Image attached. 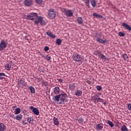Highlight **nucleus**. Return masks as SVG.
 <instances>
[{
	"instance_id": "nucleus-46",
	"label": "nucleus",
	"mask_w": 131,
	"mask_h": 131,
	"mask_svg": "<svg viewBox=\"0 0 131 131\" xmlns=\"http://www.w3.org/2000/svg\"><path fill=\"white\" fill-rule=\"evenodd\" d=\"M0 76H6L5 73H0Z\"/></svg>"
},
{
	"instance_id": "nucleus-35",
	"label": "nucleus",
	"mask_w": 131,
	"mask_h": 131,
	"mask_svg": "<svg viewBox=\"0 0 131 131\" xmlns=\"http://www.w3.org/2000/svg\"><path fill=\"white\" fill-rule=\"evenodd\" d=\"M95 55L96 56H101V55H102V53H101V52L99 51H97L96 52H95Z\"/></svg>"
},
{
	"instance_id": "nucleus-29",
	"label": "nucleus",
	"mask_w": 131,
	"mask_h": 131,
	"mask_svg": "<svg viewBox=\"0 0 131 131\" xmlns=\"http://www.w3.org/2000/svg\"><path fill=\"white\" fill-rule=\"evenodd\" d=\"M83 2L86 6H87L88 8H90V2H91V0H83Z\"/></svg>"
},
{
	"instance_id": "nucleus-42",
	"label": "nucleus",
	"mask_w": 131,
	"mask_h": 131,
	"mask_svg": "<svg viewBox=\"0 0 131 131\" xmlns=\"http://www.w3.org/2000/svg\"><path fill=\"white\" fill-rule=\"evenodd\" d=\"M22 124L23 125H26V124H27V123L26 122V119L23 120L22 121Z\"/></svg>"
},
{
	"instance_id": "nucleus-43",
	"label": "nucleus",
	"mask_w": 131,
	"mask_h": 131,
	"mask_svg": "<svg viewBox=\"0 0 131 131\" xmlns=\"http://www.w3.org/2000/svg\"><path fill=\"white\" fill-rule=\"evenodd\" d=\"M96 89H97V91H101L102 90V86L97 85L96 86Z\"/></svg>"
},
{
	"instance_id": "nucleus-12",
	"label": "nucleus",
	"mask_w": 131,
	"mask_h": 131,
	"mask_svg": "<svg viewBox=\"0 0 131 131\" xmlns=\"http://www.w3.org/2000/svg\"><path fill=\"white\" fill-rule=\"evenodd\" d=\"M122 26L123 27H124L125 28H126V29H127V30H128V31H129V32H130V31H131V27H130V26L127 25V24H126L125 23H123L122 24Z\"/></svg>"
},
{
	"instance_id": "nucleus-48",
	"label": "nucleus",
	"mask_w": 131,
	"mask_h": 131,
	"mask_svg": "<svg viewBox=\"0 0 131 131\" xmlns=\"http://www.w3.org/2000/svg\"><path fill=\"white\" fill-rule=\"evenodd\" d=\"M9 116L10 117H12V118H13L15 116V115L12 114L10 115Z\"/></svg>"
},
{
	"instance_id": "nucleus-21",
	"label": "nucleus",
	"mask_w": 131,
	"mask_h": 131,
	"mask_svg": "<svg viewBox=\"0 0 131 131\" xmlns=\"http://www.w3.org/2000/svg\"><path fill=\"white\" fill-rule=\"evenodd\" d=\"M21 112V108L19 107H17L16 109H15L14 111V114L15 115H17V114H20V113Z\"/></svg>"
},
{
	"instance_id": "nucleus-49",
	"label": "nucleus",
	"mask_w": 131,
	"mask_h": 131,
	"mask_svg": "<svg viewBox=\"0 0 131 131\" xmlns=\"http://www.w3.org/2000/svg\"><path fill=\"white\" fill-rule=\"evenodd\" d=\"M17 106H13V107H12V110H14V111H15L16 109L15 108H16Z\"/></svg>"
},
{
	"instance_id": "nucleus-31",
	"label": "nucleus",
	"mask_w": 131,
	"mask_h": 131,
	"mask_svg": "<svg viewBox=\"0 0 131 131\" xmlns=\"http://www.w3.org/2000/svg\"><path fill=\"white\" fill-rule=\"evenodd\" d=\"M56 44L58 46H60L62 43V40L60 38L56 39Z\"/></svg>"
},
{
	"instance_id": "nucleus-34",
	"label": "nucleus",
	"mask_w": 131,
	"mask_h": 131,
	"mask_svg": "<svg viewBox=\"0 0 131 131\" xmlns=\"http://www.w3.org/2000/svg\"><path fill=\"white\" fill-rule=\"evenodd\" d=\"M78 121L79 123H80V124L83 123V118H82V117L79 118V119L78 120Z\"/></svg>"
},
{
	"instance_id": "nucleus-30",
	"label": "nucleus",
	"mask_w": 131,
	"mask_h": 131,
	"mask_svg": "<svg viewBox=\"0 0 131 131\" xmlns=\"http://www.w3.org/2000/svg\"><path fill=\"white\" fill-rule=\"evenodd\" d=\"M95 37L97 39H99L102 37V35L101 34L96 33L95 34Z\"/></svg>"
},
{
	"instance_id": "nucleus-1",
	"label": "nucleus",
	"mask_w": 131,
	"mask_h": 131,
	"mask_svg": "<svg viewBox=\"0 0 131 131\" xmlns=\"http://www.w3.org/2000/svg\"><path fill=\"white\" fill-rule=\"evenodd\" d=\"M53 93L55 94V95L53 97L54 101L56 102H58L57 104H62L65 103V100L67 98V94L65 92H62L60 94H58L60 93V88L59 86H56L53 89Z\"/></svg>"
},
{
	"instance_id": "nucleus-18",
	"label": "nucleus",
	"mask_w": 131,
	"mask_h": 131,
	"mask_svg": "<svg viewBox=\"0 0 131 131\" xmlns=\"http://www.w3.org/2000/svg\"><path fill=\"white\" fill-rule=\"evenodd\" d=\"M93 16L95 18H100L101 19H103V16L100 14H98L97 13H93Z\"/></svg>"
},
{
	"instance_id": "nucleus-36",
	"label": "nucleus",
	"mask_w": 131,
	"mask_h": 131,
	"mask_svg": "<svg viewBox=\"0 0 131 131\" xmlns=\"http://www.w3.org/2000/svg\"><path fill=\"white\" fill-rule=\"evenodd\" d=\"M125 36V34L122 32H119V36L123 37Z\"/></svg>"
},
{
	"instance_id": "nucleus-16",
	"label": "nucleus",
	"mask_w": 131,
	"mask_h": 131,
	"mask_svg": "<svg viewBox=\"0 0 131 131\" xmlns=\"http://www.w3.org/2000/svg\"><path fill=\"white\" fill-rule=\"evenodd\" d=\"M14 119L15 118V119L16 120H18V121H20V120H21V119H22L23 118V116L21 114H19L16 116L14 118Z\"/></svg>"
},
{
	"instance_id": "nucleus-14",
	"label": "nucleus",
	"mask_w": 131,
	"mask_h": 131,
	"mask_svg": "<svg viewBox=\"0 0 131 131\" xmlns=\"http://www.w3.org/2000/svg\"><path fill=\"white\" fill-rule=\"evenodd\" d=\"M75 96L77 97H80L82 95V91L80 90H77L75 93Z\"/></svg>"
},
{
	"instance_id": "nucleus-20",
	"label": "nucleus",
	"mask_w": 131,
	"mask_h": 131,
	"mask_svg": "<svg viewBox=\"0 0 131 131\" xmlns=\"http://www.w3.org/2000/svg\"><path fill=\"white\" fill-rule=\"evenodd\" d=\"M91 4L93 8H96V6H97V2H96L95 0H91Z\"/></svg>"
},
{
	"instance_id": "nucleus-23",
	"label": "nucleus",
	"mask_w": 131,
	"mask_h": 131,
	"mask_svg": "<svg viewBox=\"0 0 131 131\" xmlns=\"http://www.w3.org/2000/svg\"><path fill=\"white\" fill-rule=\"evenodd\" d=\"M77 22H78V24H83V20L82 19V17H78Z\"/></svg>"
},
{
	"instance_id": "nucleus-38",
	"label": "nucleus",
	"mask_w": 131,
	"mask_h": 131,
	"mask_svg": "<svg viewBox=\"0 0 131 131\" xmlns=\"http://www.w3.org/2000/svg\"><path fill=\"white\" fill-rule=\"evenodd\" d=\"M35 2L37 4L41 5V4L42 3V0H35Z\"/></svg>"
},
{
	"instance_id": "nucleus-17",
	"label": "nucleus",
	"mask_w": 131,
	"mask_h": 131,
	"mask_svg": "<svg viewBox=\"0 0 131 131\" xmlns=\"http://www.w3.org/2000/svg\"><path fill=\"white\" fill-rule=\"evenodd\" d=\"M5 129H6V125L3 123H0V131H4Z\"/></svg>"
},
{
	"instance_id": "nucleus-6",
	"label": "nucleus",
	"mask_w": 131,
	"mask_h": 131,
	"mask_svg": "<svg viewBox=\"0 0 131 131\" xmlns=\"http://www.w3.org/2000/svg\"><path fill=\"white\" fill-rule=\"evenodd\" d=\"M73 61L76 62H80L81 61V57L77 53H74L72 56Z\"/></svg>"
},
{
	"instance_id": "nucleus-22",
	"label": "nucleus",
	"mask_w": 131,
	"mask_h": 131,
	"mask_svg": "<svg viewBox=\"0 0 131 131\" xmlns=\"http://www.w3.org/2000/svg\"><path fill=\"white\" fill-rule=\"evenodd\" d=\"M53 122L55 125H59V121H58V119L57 118H53Z\"/></svg>"
},
{
	"instance_id": "nucleus-47",
	"label": "nucleus",
	"mask_w": 131,
	"mask_h": 131,
	"mask_svg": "<svg viewBox=\"0 0 131 131\" xmlns=\"http://www.w3.org/2000/svg\"><path fill=\"white\" fill-rule=\"evenodd\" d=\"M58 81H59V82H63V80L62 79H58Z\"/></svg>"
},
{
	"instance_id": "nucleus-9",
	"label": "nucleus",
	"mask_w": 131,
	"mask_h": 131,
	"mask_svg": "<svg viewBox=\"0 0 131 131\" xmlns=\"http://www.w3.org/2000/svg\"><path fill=\"white\" fill-rule=\"evenodd\" d=\"M104 127V124L103 123H98L96 125V129L98 131L102 130Z\"/></svg>"
},
{
	"instance_id": "nucleus-41",
	"label": "nucleus",
	"mask_w": 131,
	"mask_h": 131,
	"mask_svg": "<svg viewBox=\"0 0 131 131\" xmlns=\"http://www.w3.org/2000/svg\"><path fill=\"white\" fill-rule=\"evenodd\" d=\"M50 50V48H49V47L48 46H46L45 48H44V51L45 52H48V51H49Z\"/></svg>"
},
{
	"instance_id": "nucleus-25",
	"label": "nucleus",
	"mask_w": 131,
	"mask_h": 131,
	"mask_svg": "<svg viewBox=\"0 0 131 131\" xmlns=\"http://www.w3.org/2000/svg\"><path fill=\"white\" fill-rule=\"evenodd\" d=\"M29 89L31 94H35V89H34V88L32 87V86H30Z\"/></svg>"
},
{
	"instance_id": "nucleus-50",
	"label": "nucleus",
	"mask_w": 131,
	"mask_h": 131,
	"mask_svg": "<svg viewBox=\"0 0 131 131\" xmlns=\"http://www.w3.org/2000/svg\"><path fill=\"white\" fill-rule=\"evenodd\" d=\"M102 104H103L104 105H106V103L105 101H104Z\"/></svg>"
},
{
	"instance_id": "nucleus-2",
	"label": "nucleus",
	"mask_w": 131,
	"mask_h": 131,
	"mask_svg": "<svg viewBox=\"0 0 131 131\" xmlns=\"http://www.w3.org/2000/svg\"><path fill=\"white\" fill-rule=\"evenodd\" d=\"M27 19H28V20H35V24H38L39 22L43 19V17L41 16H38L37 15V13H31L27 16Z\"/></svg>"
},
{
	"instance_id": "nucleus-8",
	"label": "nucleus",
	"mask_w": 131,
	"mask_h": 131,
	"mask_svg": "<svg viewBox=\"0 0 131 131\" xmlns=\"http://www.w3.org/2000/svg\"><path fill=\"white\" fill-rule=\"evenodd\" d=\"M30 109L32 110V112H33L35 115H39V111L36 107H34L33 106H31Z\"/></svg>"
},
{
	"instance_id": "nucleus-40",
	"label": "nucleus",
	"mask_w": 131,
	"mask_h": 131,
	"mask_svg": "<svg viewBox=\"0 0 131 131\" xmlns=\"http://www.w3.org/2000/svg\"><path fill=\"white\" fill-rule=\"evenodd\" d=\"M127 107L128 110H129V111H131V103L128 104L127 105Z\"/></svg>"
},
{
	"instance_id": "nucleus-37",
	"label": "nucleus",
	"mask_w": 131,
	"mask_h": 131,
	"mask_svg": "<svg viewBox=\"0 0 131 131\" xmlns=\"http://www.w3.org/2000/svg\"><path fill=\"white\" fill-rule=\"evenodd\" d=\"M44 58H45L46 60L47 61H50L51 60V57L47 55L46 56H43Z\"/></svg>"
},
{
	"instance_id": "nucleus-10",
	"label": "nucleus",
	"mask_w": 131,
	"mask_h": 131,
	"mask_svg": "<svg viewBox=\"0 0 131 131\" xmlns=\"http://www.w3.org/2000/svg\"><path fill=\"white\" fill-rule=\"evenodd\" d=\"M18 86H21L23 88L25 85V82H24V80L19 79L18 80Z\"/></svg>"
},
{
	"instance_id": "nucleus-13",
	"label": "nucleus",
	"mask_w": 131,
	"mask_h": 131,
	"mask_svg": "<svg viewBox=\"0 0 131 131\" xmlns=\"http://www.w3.org/2000/svg\"><path fill=\"white\" fill-rule=\"evenodd\" d=\"M69 88L71 91H74L76 88V85H75V83H73L72 84H70L69 85Z\"/></svg>"
},
{
	"instance_id": "nucleus-5",
	"label": "nucleus",
	"mask_w": 131,
	"mask_h": 131,
	"mask_svg": "<svg viewBox=\"0 0 131 131\" xmlns=\"http://www.w3.org/2000/svg\"><path fill=\"white\" fill-rule=\"evenodd\" d=\"M48 16L51 19H54L56 17V10L54 9H50L48 12Z\"/></svg>"
},
{
	"instance_id": "nucleus-19",
	"label": "nucleus",
	"mask_w": 131,
	"mask_h": 131,
	"mask_svg": "<svg viewBox=\"0 0 131 131\" xmlns=\"http://www.w3.org/2000/svg\"><path fill=\"white\" fill-rule=\"evenodd\" d=\"M96 40L97 41L99 42V43H106V42L107 41V40H103L101 38L98 39H97Z\"/></svg>"
},
{
	"instance_id": "nucleus-51",
	"label": "nucleus",
	"mask_w": 131,
	"mask_h": 131,
	"mask_svg": "<svg viewBox=\"0 0 131 131\" xmlns=\"http://www.w3.org/2000/svg\"><path fill=\"white\" fill-rule=\"evenodd\" d=\"M0 79H3V77H0Z\"/></svg>"
},
{
	"instance_id": "nucleus-15",
	"label": "nucleus",
	"mask_w": 131,
	"mask_h": 131,
	"mask_svg": "<svg viewBox=\"0 0 131 131\" xmlns=\"http://www.w3.org/2000/svg\"><path fill=\"white\" fill-rule=\"evenodd\" d=\"M46 34L48 35V36H50V37H51V38H56V35L55 34H53L51 31L47 32Z\"/></svg>"
},
{
	"instance_id": "nucleus-44",
	"label": "nucleus",
	"mask_w": 131,
	"mask_h": 131,
	"mask_svg": "<svg viewBox=\"0 0 131 131\" xmlns=\"http://www.w3.org/2000/svg\"><path fill=\"white\" fill-rule=\"evenodd\" d=\"M37 82H40L41 81V78H36Z\"/></svg>"
},
{
	"instance_id": "nucleus-28",
	"label": "nucleus",
	"mask_w": 131,
	"mask_h": 131,
	"mask_svg": "<svg viewBox=\"0 0 131 131\" xmlns=\"http://www.w3.org/2000/svg\"><path fill=\"white\" fill-rule=\"evenodd\" d=\"M122 57L125 61H128V56H127V54H123Z\"/></svg>"
},
{
	"instance_id": "nucleus-39",
	"label": "nucleus",
	"mask_w": 131,
	"mask_h": 131,
	"mask_svg": "<svg viewBox=\"0 0 131 131\" xmlns=\"http://www.w3.org/2000/svg\"><path fill=\"white\" fill-rule=\"evenodd\" d=\"M41 83H42V84H44V85H46V86H47V85H48V82L45 81L44 80L41 81Z\"/></svg>"
},
{
	"instance_id": "nucleus-24",
	"label": "nucleus",
	"mask_w": 131,
	"mask_h": 131,
	"mask_svg": "<svg viewBox=\"0 0 131 131\" xmlns=\"http://www.w3.org/2000/svg\"><path fill=\"white\" fill-rule=\"evenodd\" d=\"M5 67L6 69L8 70V71H10V70H11V64H9V63H7L5 66Z\"/></svg>"
},
{
	"instance_id": "nucleus-32",
	"label": "nucleus",
	"mask_w": 131,
	"mask_h": 131,
	"mask_svg": "<svg viewBox=\"0 0 131 131\" xmlns=\"http://www.w3.org/2000/svg\"><path fill=\"white\" fill-rule=\"evenodd\" d=\"M121 129L122 131H128V129L127 128V127H126V126H125V125H123L122 126V128Z\"/></svg>"
},
{
	"instance_id": "nucleus-3",
	"label": "nucleus",
	"mask_w": 131,
	"mask_h": 131,
	"mask_svg": "<svg viewBox=\"0 0 131 131\" xmlns=\"http://www.w3.org/2000/svg\"><path fill=\"white\" fill-rule=\"evenodd\" d=\"M99 94H96L91 97V101L94 103H99V102H102L103 99L100 98Z\"/></svg>"
},
{
	"instance_id": "nucleus-11",
	"label": "nucleus",
	"mask_w": 131,
	"mask_h": 131,
	"mask_svg": "<svg viewBox=\"0 0 131 131\" xmlns=\"http://www.w3.org/2000/svg\"><path fill=\"white\" fill-rule=\"evenodd\" d=\"M24 5H25L27 7H30L31 5H32L33 2L32 0H25L24 2Z\"/></svg>"
},
{
	"instance_id": "nucleus-27",
	"label": "nucleus",
	"mask_w": 131,
	"mask_h": 131,
	"mask_svg": "<svg viewBox=\"0 0 131 131\" xmlns=\"http://www.w3.org/2000/svg\"><path fill=\"white\" fill-rule=\"evenodd\" d=\"M27 121H28V122H29V123L32 124V123H33V118L29 117L27 119Z\"/></svg>"
},
{
	"instance_id": "nucleus-45",
	"label": "nucleus",
	"mask_w": 131,
	"mask_h": 131,
	"mask_svg": "<svg viewBox=\"0 0 131 131\" xmlns=\"http://www.w3.org/2000/svg\"><path fill=\"white\" fill-rule=\"evenodd\" d=\"M39 23H40L41 25H43L45 24V21H43V20H42V19H41V20L39 22Z\"/></svg>"
},
{
	"instance_id": "nucleus-4",
	"label": "nucleus",
	"mask_w": 131,
	"mask_h": 131,
	"mask_svg": "<svg viewBox=\"0 0 131 131\" xmlns=\"http://www.w3.org/2000/svg\"><path fill=\"white\" fill-rule=\"evenodd\" d=\"M8 47V41L3 39L0 42V52H3L4 49H6Z\"/></svg>"
},
{
	"instance_id": "nucleus-33",
	"label": "nucleus",
	"mask_w": 131,
	"mask_h": 131,
	"mask_svg": "<svg viewBox=\"0 0 131 131\" xmlns=\"http://www.w3.org/2000/svg\"><path fill=\"white\" fill-rule=\"evenodd\" d=\"M101 59L105 60V61H109V58H108V57H106V56H105V55H104V54H101Z\"/></svg>"
},
{
	"instance_id": "nucleus-26",
	"label": "nucleus",
	"mask_w": 131,
	"mask_h": 131,
	"mask_svg": "<svg viewBox=\"0 0 131 131\" xmlns=\"http://www.w3.org/2000/svg\"><path fill=\"white\" fill-rule=\"evenodd\" d=\"M106 123L107 124H108L111 127H113V126H114V124H113V122L110 120H107Z\"/></svg>"
},
{
	"instance_id": "nucleus-7",
	"label": "nucleus",
	"mask_w": 131,
	"mask_h": 131,
	"mask_svg": "<svg viewBox=\"0 0 131 131\" xmlns=\"http://www.w3.org/2000/svg\"><path fill=\"white\" fill-rule=\"evenodd\" d=\"M64 13L67 17H72V16H73V11L70 9L66 10Z\"/></svg>"
}]
</instances>
